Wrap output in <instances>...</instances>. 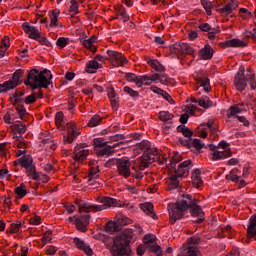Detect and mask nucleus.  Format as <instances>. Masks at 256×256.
<instances>
[{"mask_svg":"<svg viewBox=\"0 0 256 256\" xmlns=\"http://www.w3.org/2000/svg\"><path fill=\"white\" fill-rule=\"evenodd\" d=\"M189 209L193 217H198L194 220V223H203L205 221V213H203V209L199 206L197 199L193 200L191 195L184 194L181 200L168 205L171 225H175L179 219H183Z\"/></svg>","mask_w":256,"mask_h":256,"instance_id":"nucleus-1","label":"nucleus"},{"mask_svg":"<svg viewBox=\"0 0 256 256\" xmlns=\"http://www.w3.org/2000/svg\"><path fill=\"white\" fill-rule=\"evenodd\" d=\"M133 239V232L125 230L120 235L113 238V244L110 248V253L113 256H131V241Z\"/></svg>","mask_w":256,"mask_h":256,"instance_id":"nucleus-2","label":"nucleus"},{"mask_svg":"<svg viewBox=\"0 0 256 256\" xmlns=\"http://www.w3.org/2000/svg\"><path fill=\"white\" fill-rule=\"evenodd\" d=\"M51 71L44 70L39 72L37 69H32L29 71L25 85H29L32 89H47L49 87V79H52Z\"/></svg>","mask_w":256,"mask_h":256,"instance_id":"nucleus-3","label":"nucleus"},{"mask_svg":"<svg viewBox=\"0 0 256 256\" xmlns=\"http://www.w3.org/2000/svg\"><path fill=\"white\" fill-rule=\"evenodd\" d=\"M247 83L250 84L251 89H256L255 73L251 69H247L245 72V67H240L234 77V87L237 91H245Z\"/></svg>","mask_w":256,"mask_h":256,"instance_id":"nucleus-4","label":"nucleus"},{"mask_svg":"<svg viewBox=\"0 0 256 256\" xmlns=\"http://www.w3.org/2000/svg\"><path fill=\"white\" fill-rule=\"evenodd\" d=\"M211 159L212 161H221V159H228L231 157V149L229 148V143L225 140H222L218 143V145H210Z\"/></svg>","mask_w":256,"mask_h":256,"instance_id":"nucleus-5","label":"nucleus"},{"mask_svg":"<svg viewBox=\"0 0 256 256\" xmlns=\"http://www.w3.org/2000/svg\"><path fill=\"white\" fill-rule=\"evenodd\" d=\"M200 239L198 237H190L187 239V244L183 245L181 256H203L197 245Z\"/></svg>","mask_w":256,"mask_h":256,"instance_id":"nucleus-6","label":"nucleus"},{"mask_svg":"<svg viewBox=\"0 0 256 256\" xmlns=\"http://www.w3.org/2000/svg\"><path fill=\"white\" fill-rule=\"evenodd\" d=\"M90 165L88 174L86 176V183L89 189H97L99 187V166L93 161Z\"/></svg>","mask_w":256,"mask_h":256,"instance_id":"nucleus-7","label":"nucleus"},{"mask_svg":"<svg viewBox=\"0 0 256 256\" xmlns=\"http://www.w3.org/2000/svg\"><path fill=\"white\" fill-rule=\"evenodd\" d=\"M19 163L27 170L28 177H30V179H33L34 181H39V179H41L33 165V157L25 155L19 159Z\"/></svg>","mask_w":256,"mask_h":256,"instance_id":"nucleus-8","label":"nucleus"},{"mask_svg":"<svg viewBox=\"0 0 256 256\" xmlns=\"http://www.w3.org/2000/svg\"><path fill=\"white\" fill-rule=\"evenodd\" d=\"M23 77V70L18 69L14 72L12 79L0 84V93H7L15 89L19 85V81Z\"/></svg>","mask_w":256,"mask_h":256,"instance_id":"nucleus-9","label":"nucleus"},{"mask_svg":"<svg viewBox=\"0 0 256 256\" xmlns=\"http://www.w3.org/2000/svg\"><path fill=\"white\" fill-rule=\"evenodd\" d=\"M100 203H102V205H98V211H105V209H109V207H128L129 209H133V206H129V204L111 197L101 198Z\"/></svg>","mask_w":256,"mask_h":256,"instance_id":"nucleus-10","label":"nucleus"},{"mask_svg":"<svg viewBox=\"0 0 256 256\" xmlns=\"http://www.w3.org/2000/svg\"><path fill=\"white\" fill-rule=\"evenodd\" d=\"M107 55L114 67H125V65L129 63L127 57H125V55H123L121 52L108 50Z\"/></svg>","mask_w":256,"mask_h":256,"instance_id":"nucleus-11","label":"nucleus"},{"mask_svg":"<svg viewBox=\"0 0 256 256\" xmlns=\"http://www.w3.org/2000/svg\"><path fill=\"white\" fill-rule=\"evenodd\" d=\"M67 129L68 135L64 136V143H73L81 135V129L73 121L67 123Z\"/></svg>","mask_w":256,"mask_h":256,"instance_id":"nucleus-12","label":"nucleus"},{"mask_svg":"<svg viewBox=\"0 0 256 256\" xmlns=\"http://www.w3.org/2000/svg\"><path fill=\"white\" fill-rule=\"evenodd\" d=\"M170 51L174 55L178 53H182V55H195V49L187 43L174 44L171 46Z\"/></svg>","mask_w":256,"mask_h":256,"instance_id":"nucleus-13","label":"nucleus"},{"mask_svg":"<svg viewBox=\"0 0 256 256\" xmlns=\"http://www.w3.org/2000/svg\"><path fill=\"white\" fill-rule=\"evenodd\" d=\"M116 165L118 173L121 175V177H124L125 179L131 177V162H129V160L119 159Z\"/></svg>","mask_w":256,"mask_h":256,"instance_id":"nucleus-14","label":"nucleus"},{"mask_svg":"<svg viewBox=\"0 0 256 256\" xmlns=\"http://www.w3.org/2000/svg\"><path fill=\"white\" fill-rule=\"evenodd\" d=\"M76 205L78 206L79 213H97L99 212V208L97 204H91L89 202H85L83 200H76Z\"/></svg>","mask_w":256,"mask_h":256,"instance_id":"nucleus-15","label":"nucleus"},{"mask_svg":"<svg viewBox=\"0 0 256 256\" xmlns=\"http://www.w3.org/2000/svg\"><path fill=\"white\" fill-rule=\"evenodd\" d=\"M87 155H89V149L87 148V145L80 144L77 145L74 149L73 159L78 163H83V160L87 159Z\"/></svg>","mask_w":256,"mask_h":256,"instance_id":"nucleus-16","label":"nucleus"},{"mask_svg":"<svg viewBox=\"0 0 256 256\" xmlns=\"http://www.w3.org/2000/svg\"><path fill=\"white\" fill-rule=\"evenodd\" d=\"M74 218H75L74 223H75L76 229L78 231H81L82 233H86L91 216L89 214H84L81 216H75Z\"/></svg>","mask_w":256,"mask_h":256,"instance_id":"nucleus-17","label":"nucleus"},{"mask_svg":"<svg viewBox=\"0 0 256 256\" xmlns=\"http://www.w3.org/2000/svg\"><path fill=\"white\" fill-rule=\"evenodd\" d=\"M22 31L28 35L29 39H34V41L41 37V31H39V28L31 26L29 22H24L22 24Z\"/></svg>","mask_w":256,"mask_h":256,"instance_id":"nucleus-18","label":"nucleus"},{"mask_svg":"<svg viewBox=\"0 0 256 256\" xmlns=\"http://www.w3.org/2000/svg\"><path fill=\"white\" fill-rule=\"evenodd\" d=\"M157 155H159V150H157V148H152V150L145 152L141 161L143 167H149L151 163H155V157H157Z\"/></svg>","mask_w":256,"mask_h":256,"instance_id":"nucleus-19","label":"nucleus"},{"mask_svg":"<svg viewBox=\"0 0 256 256\" xmlns=\"http://www.w3.org/2000/svg\"><path fill=\"white\" fill-rule=\"evenodd\" d=\"M215 53V50H213V47L211 45L206 44L202 49L198 52L199 59H202V61H209L213 59V54Z\"/></svg>","mask_w":256,"mask_h":256,"instance_id":"nucleus-20","label":"nucleus"},{"mask_svg":"<svg viewBox=\"0 0 256 256\" xmlns=\"http://www.w3.org/2000/svg\"><path fill=\"white\" fill-rule=\"evenodd\" d=\"M189 169H191V160H186L178 165L175 174L177 177H187L189 175Z\"/></svg>","mask_w":256,"mask_h":256,"instance_id":"nucleus-21","label":"nucleus"},{"mask_svg":"<svg viewBox=\"0 0 256 256\" xmlns=\"http://www.w3.org/2000/svg\"><path fill=\"white\" fill-rule=\"evenodd\" d=\"M50 27H64L63 23L59 22V15H61V10L58 8L49 12Z\"/></svg>","mask_w":256,"mask_h":256,"instance_id":"nucleus-22","label":"nucleus"},{"mask_svg":"<svg viewBox=\"0 0 256 256\" xmlns=\"http://www.w3.org/2000/svg\"><path fill=\"white\" fill-rule=\"evenodd\" d=\"M222 47L224 48H239V47H247V42L245 40H241L239 38H233L231 40H226L222 42Z\"/></svg>","mask_w":256,"mask_h":256,"instance_id":"nucleus-23","label":"nucleus"},{"mask_svg":"<svg viewBox=\"0 0 256 256\" xmlns=\"http://www.w3.org/2000/svg\"><path fill=\"white\" fill-rule=\"evenodd\" d=\"M243 111H245V104H235L227 110V119H231V117L237 118V115H239V113H243Z\"/></svg>","mask_w":256,"mask_h":256,"instance_id":"nucleus-24","label":"nucleus"},{"mask_svg":"<svg viewBox=\"0 0 256 256\" xmlns=\"http://www.w3.org/2000/svg\"><path fill=\"white\" fill-rule=\"evenodd\" d=\"M95 41H97V37L91 36L88 39L80 38V43L85 47V49H88L92 53H97V47H95Z\"/></svg>","mask_w":256,"mask_h":256,"instance_id":"nucleus-25","label":"nucleus"},{"mask_svg":"<svg viewBox=\"0 0 256 256\" xmlns=\"http://www.w3.org/2000/svg\"><path fill=\"white\" fill-rule=\"evenodd\" d=\"M74 243L77 247V249H80L81 251H84V253L88 256H93V249L85 241L79 239V238H74Z\"/></svg>","mask_w":256,"mask_h":256,"instance_id":"nucleus-26","label":"nucleus"},{"mask_svg":"<svg viewBox=\"0 0 256 256\" xmlns=\"http://www.w3.org/2000/svg\"><path fill=\"white\" fill-rule=\"evenodd\" d=\"M196 83H197L198 89L202 88L205 91V93L211 92V84H210L209 78L198 77L196 78Z\"/></svg>","mask_w":256,"mask_h":256,"instance_id":"nucleus-27","label":"nucleus"},{"mask_svg":"<svg viewBox=\"0 0 256 256\" xmlns=\"http://www.w3.org/2000/svg\"><path fill=\"white\" fill-rule=\"evenodd\" d=\"M256 235V214L250 218V224L247 228V239H253Z\"/></svg>","mask_w":256,"mask_h":256,"instance_id":"nucleus-28","label":"nucleus"},{"mask_svg":"<svg viewBox=\"0 0 256 256\" xmlns=\"http://www.w3.org/2000/svg\"><path fill=\"white\" fill-rule=\"evenodd\" d=\"M114 11L117 15L116 19H121L124 22L129 21V16L127 15V11H125V7H123V5H116L114 7Z\"/></svg>","mask_w":256,"mask_h":256,"instance_id":"nucleus-29","label":"nucleus"},{"mask_svg":"<svg viewBox=\"0 0 256 256\" xmlns=\"http://www.w3.org/2000/svg\"><path fill=\"white\" fill-rule=\"evenodd\" d=\"M192 185L199 189L203 185V180L201 179V170L196 169L192 173Z\"/></svg>","mask_w":256,"mask_h":256,"instance_id":"nucleus-30","label":"nucleus"},{"mask_svg":"<svg viewBox=\"0 0 256 256\" xmlns=\"http://www.w3.org/2000/svg\"><path fill=\"white\" fill-rule=\"evenodd\" d=\"M148 65L158 73H163V71H165V66L157 59L148 60Z\"/></svg>","mask_w":256,"mask_h":256,"instance_id":"nucleus-31","label":"nucleus"},{"mask_svg":"<svg viewBox=\"0 0 256 256\" xmlns=\"http://www.w3.org/2000/svg\"><path fill=\"white\" fill-rule=\"evenodd\" d=\"M97 69H99L97 60H91L86 64V73H97Z\"/></svg>","mask_w":256,"mask_h":256,"instance_id":"nucleus-32","label":"nucleus"},{"mask_svg":"<svg viewBox=\"0 0 256 256\" xmlns=\"http://www.w3.org/2000/svg\"><path fill=\"white\" fill-rule=\"evenodd\" d=\"M236 8H237V4L229 3L220 9V13L222 15H231Z\"/></svg>","mask_w":256,"mask_h":256,"instance_id":"nucleus-33","label":"nucleus"},{"mask_svg":"<svg viewBox=\"0 0 256 256\" xmlns=\"http://www.w3.org/2000/svg\"><path fill=\"white\" fill-rule=\"evenodd\" d=\"M114 219L117 225H130L131 223V219L121 213L117 214Z\"/></svg>","mask_w":256,"mask_h":256,"instance_id":"nucleus-34","label":"nucleus"},{"mask_svg":"<svg viewBox=\"0 0 256 256\" xmlns=\"http://www.w3.org/2000/svg\"><path fill=\"white\" fill-rule=\"evenodd\" d=\"M14 193L17 195V199H23V197L27 195L25 184L21 183L18 187H16Z\"/></svg>","mask_w":256,"mask_h":256,"instance_id":"nucleus-35","label":"nucleus"},{"mask_svg":"<svg viewBox=\"0 0 256 256\" xmlns=\"http://www.w3.org/2000/svg\"><path fill=\"white\" fill-rule=\"evenodd\" d=\"M64 117H65V115L63 114V112L56 113L55 123H56L58 129H60V131H64V129H65V125H63Z\"/></svg>","mask_w":256,"mask_h":256,"instance_id":"nucleus-36","label":"nucleus"},{"mask_svg":"<svg viewBox=\"0 0 256 256\" xmlns=\"http://www.w3.org/2000/svg\"><path fill=\"white\" fill-rule=\"evenodd\" d=\"M183 179L181 176H177L176 173H174L172 176H170V189H177L179 187V181Z\"/></svg>","mask_w":256,"mask_h":256,"instance_id":"nucleus-37","label":"nucleus"},{"mask_svg":"<svg viewBox=\"0 0 256 256\" xmlns=\"http://www.w3.org/2000/svg\"><path fill=\"white\" fill-rule=\"evenodd\" d=\"M198 105L203 107V109H209L213 105V102L211 99H209V97L203 96L201 99H199Z\"/></svg>","mask_w":256,"mask_h":256,"instance_id":"nucleus-38","label":"nucleus"},{"mask_svg":"<svg viewBox=\"0 0 256 256\" xmlns=\"http://www.w3.org/2000/svg\"><path fill=\"white\" fill-rule=\"evenodd\" d=\"M141 209L146 215H151L155 219V214L153 213V205L151 203H144L141 205Z\"/></svg>","mask_w":256,"mask_h":256,"instance_id":"nucleus-39","label":"nucleus"},{"mask_svg":"<svg viewBox=\"0 0 256 256\" xmlns=\"http://www.w3.org/2000/svg\"><path fill=\"white\" fill-rule=\"evenodd\" d=\"M137 149L144 151V153H147L148 151L153 150V148H151V142L147 140H144L141 143L137 144Z\"/></svg>","mask_w":256,"mask_h":256,"instance_id":"nucleus-40","label":"nucleus"},{"mask_svg":"<svg viewBox=\"0 0 256 256\" xmlns=\"http://www.w3.org/2000/svg\"><path fill=\"white\" fill-rule=\"evenodd\" d=\"M51 235H53V231L47 230L43 233V236L41 238L42 247H45L47 243H51Z\"/></svg>","mask_w":256,"mask_h":256,"instance_id":"nucleus-41","label":"nucleus"},{"mask_svg":"<svg viewBox=\"0 0 256 256\" xmlns=\"http://www.w3.org/2000/svg\"><path fill=\"white\" fill-rule=\"evenodd\" d=\"M70 13L72 17L79 15V4L77 3V0H70Z\"/></svg>","mask_w":256,"mask_h":256,"instance_id":"nucleus-42","label":"nucleus"},{"mask_svg":"<svg viewBox=\"0 0 256 256\" xmlns=\"http://www.w3.org/2000/svg\"><path fill=\"white\" fill-rule=\"evenodd\" d=\"M69 43H71V40L69 38H65V37H60L56 41V45L59 49H65V47H67V45H69Z\"/></svg>","mask_w":256,"mask_h":256,"instance_id":"nucleus-43","label":"nucleus"},{"mask_svg":"<svg viewBox=\"0 0 256 256\" xmlns=\"http://www.w3.org/2000/svg\"><path fill=\"white\" fill-rule=\"evenodd\" d=\"M152 84L153 83L151 82L150 76H147V75L139 76L138 87H141L142 85L149 87V85H152Z\"/></svg>","mask_w":256,"mask_h":256,"instance_id":"nucleus-44","label":"nucleus"},{"mask_svg":"<svg viewBox=\"0 0 256 256\" xmlns=\"http://www.w3.org/2000/svg\"><path fill=\"white\" fill-rule=\"evenodd\" d=\"M11 149V143L3 142L0 143V155L1 157H7V152Z\"/></svg>","mask_w":256,"mask_h":256,"instance_id":"nucleus-45","label":"nucleus"},{"mask_svg":"<svg viewBox=\"0 0 256 256\" xmlns=\"http://www.w3.org/2000/svg\"><path fill=\"white\" fill-rule=\"evenodd\" d=\"M96 153L100 156L111 155L113 153V147L106 144L104 147H102L98 151H96Z\"/></svg>","mask_w":256,"mask_h":256,"instance_id":"nucleus-46","label":"nucleus"},{"mask_svg":"<svg viewBox=\"0 0 256 256\" xmlns=\"http://www.w3.org/2000/svg\"><path fill=\"white\" fill-rule=\"evenodd\" d=\"M102 121L101 116L99 115H94L90 118L88 121V127H97V125H100Z\"/></svg>","mask_w":256,"mask_h":256,"instance_id":"nucleus-47","label":"nucleus"},{"mask_svg":"<svg viewBox=\"0 0 256 256\" xmlns=\"http://www.w3.org/2000/svg\"><path fill=\"white\" fill-rule=\"evenodd\" d=\"M239 175H241V171L238 168L232 169L229 174L230 180L234 183H239Z\"/></svg>","mask_w":256,"mask_h":256,"instance_id":"nucleus-48","label":"nucleus"},{"mask_svg":"<svg viewBox=\"0 0 256 256\" xmlns=\"http://www.w3.org/2000/svg\"><path fill=\"white\" fill-rule=\"evenodd\" d=\"M125 79H126V81H128V83H135V85L137 87H139V76H137L133 73H127L125 75Z\"/></svg>","mask_w":256,"mask_h":256,"instance_id":"nucleus-49","label":"nucleus"},{"mask_svg":"<svg viewBox=\"0 0 256 256\" xmlns=\"http://www.w3.org/2000/svg\"><path fill=\"white\" fill-rule=\"evenodd\" d=\"M107 145V142L103 138H96L94 139V148L97 152L98 150L102 149V147H105Z\"/></svg>","mask_w":256,"mask_h":256,"instance_id":"nucleus-50","label":"nucleus"},{"mask_svg":"<svg viewBox=\"0 0 256 256\" xmlns=\"http://www.w3.org/2000/svg\"><path fill=\"white\" fill-rule=\"evenodd\" d=\"M201 5L206 11L207 15H212L211 10L213 9V4L209 0H201Z\"/></svg>","mask_w":256,"mask_h":256,"instance_id":"nucleus-51","label":"nucleus"},{"mask_svg":"<svg viewBox=\"0 0 256 256\" xmlns=\"http://www.w3.org/2000/svg\"><path fill=\"white\" fill-rule=\"evenodd\" d=\"M14 145L18 149H25V139H23L21 136H14Z\"/></svg>","mask_w":256,"mask_h":256,"instance_id":"nucleus-52","label":"nucleus"},{"mask_svg":"<svg viewBox=\"0 0 256 256\" xmlns=\"http://www.w3.org/2000/svg\"><path fill=\"white\" fill-rule=\"evenodd\" d=\"M177 130L184 135L186 138H191L193 136V132L191 129L185 126H178Z\"/></svg>","mask_w":256,"mask_h":256,"instance_id":"nucleus-53","label":"nucleus"},{"mask_svg":"<svg viewBox=\"0 0 256 256\" xmlns=\"http://www.w3.org/2000/svg\"><path fill=\"white\" fill-rule=\"evenodd\" d=\"M172 118H173V114L169 113V111L159 112L160 121H171Z\"/></svg>","mask_w":256,"mask_h":256,"instance_id":"nucleus-54","label":"nucleus"},{"mask_svg":"<svg viewBox=\"0 0 256 256\" xmlns=\"http://www.w3.org/2000/svg\"><path fill=\"white\" fill-rule=\"evenodd\" d=\"M21 221H17L10 225L9 233H19L21 231Z\"/></svg>","mask_w":256,"mask_h":256,"instance_id":"nucleus-55","label":"nucleus"},{"mask_svg":"<svg viewBox=\"0 0 256 256\" xmlns=\"http://www.w3.org/2000/svg\"><path fill=\"white\" fill-rule=\"evenodd\" d=\"M124 93H126V95H129L130 97H133L134 99L139 97V92L133 90L131 87L129 86H125L124 87Z\"/></svg>","mask_w":256,"mask_h":256,"instance_id":"nucleus-56","label":"nucleus"},{"mask_svg":"<svg viewBox=\"0 0 256 256\" xmlns=\"http://www.w3.org/2000/svg\"><path fill=\"white\" fill-rule=\"evenodd\" d=\"M106 231H108V233H113L117 231V222L115 221V218H114V222H108L106 224Z\"/></svg>","mask_w":256,"mask_h":256,"instance_id":"nucleus-57","label":"nucleus"},{"mask_svg":"<svg viewBox=\"0 0 256 256\" xmlns=\"http://www.w3.org/2000/svg\"><path fill=\"white\" fill-rule=\"evenodd\" d=\"M0 47H3L6 50H8L9 47H11V40L9 39V36H4V39H2L1 41Z\"/></svg>","mask_w":256,"mask_h":256,"instance_id":"nucleus-58","label":"nucleus"},{"mask_svg":"<svg viewBox=\"0 0 256 256\" xmlns=\"http://www.w3.org/2000/svg\"><path fill=\"white\" fill-rule=\"evenodd\" d=\"M155 239H157V237H155V235H153V234H146L144 236L143 241H144L145 244H149V243H155Z\"/></svg>","mask_w":256,"mask_h":256,"instance_id":"nucleus-59","label":"nucleus"},{"mask_svg":"<svg viewBox=\"0 0 256 256\" xmlns=\"http://www.w3.org/2000/svg\"><path fill=\"white\" fill-rule=\"evenodd\" d=\"M35 41L40 42L41 45H45L46 47H51V42L49 41V39H47V37L41 36V34H40L39 38L36 39Z\"/></svg>","mask_w":256,"mask_h":256,"instance_id":"nucleus-60","label":"nucleus"},{"mask_svg":"<svg viewBox=\"0 0 256 256\" xmlns=\"http://www.w3.org/2000/svg\"><path fill=\"white\" fill-rule=\"evenodd\" d=\"M160 83L162 85H171L173 83V80L167 75H161Z\"/></svg>","mask_w":256,"mask_h":256,"instance_id":"nucleus-61","label":"nucleus"},{"mask_svg":"<svg viewBox=\"0 0 256 256\" xmlns=\"http://www.w3.org/2000/svg\"><path fill=\"white\" fill-rule=\"evenodd\" d=\"M239 13L240 17H242L243 19H249V17H251V12H249V10H247L246 8H241Z\"/></svg>","mask_w":256,"mask_h":256,"instance_id":"nucleus-62","label":"nucleus"},{"mask_svg":"<svg viewBox=\"0 0 256 256\" xmlns=\"http://www.w3.org/2000/svg\"><path fill=\"white\" fill-rule=\"evenodd\" d=\"M30 225H41V217L34 216V217L30 218Z\"/></svg>","mask_w":256,"mask_h":256,"instance_id":"nucleus-63","label":"nucleus"},{"mask_svg":"<svg viewBox=\"0 0 256 256\" xmlns=\"http://www.w3.org/2000/svg\"><path fill=\"white\" fill-rule=\"evenodd\" d=\"M191 145L195 147V149H201L203 147V143L199 139L191 140Z\"/></svg>","mask_w":256,"mask_h":256,"instance_id":"nucleus-64","label":"nucleus"}]
</instances>
